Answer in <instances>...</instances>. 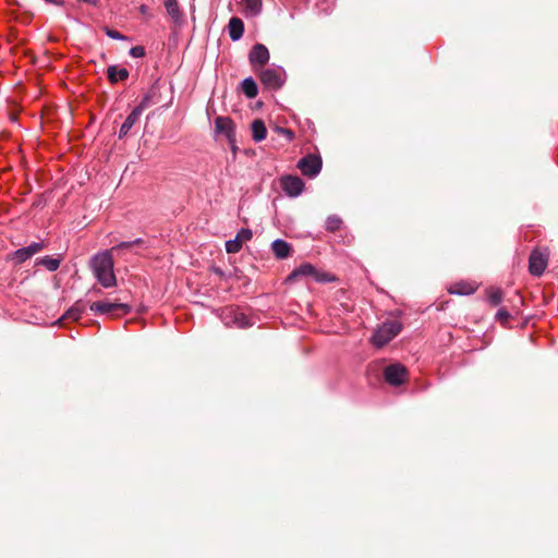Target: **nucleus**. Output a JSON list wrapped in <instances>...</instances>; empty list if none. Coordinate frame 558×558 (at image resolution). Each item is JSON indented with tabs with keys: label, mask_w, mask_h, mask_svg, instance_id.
I'll list each match as a JSON object with an SVG mask.
<instances>
[{
	"label": "nucleus",
	"mask_w": 558,
	"mask_h": 558,
	"mask_svg": "<svg viewBox=\"0 0 558 558\" xmlns=\"http://www.w3.org/2000/svg\"><path fill=\"white\" fill-rule=\"evenodd\" d=\"M83 312L84 305L81 301H78L63 314V316L58 320V323L62 319L77 320L83 314Z\"/></svg>",
	"instance_id": "nucleus-19"
},
{
	"label": "nucleus",
	"mask_w": 558,
	"mask_h": 558,
	"mask_svg": "<svg viewBox=\"0 0 558 558\" xmlns=\"http://www.w3.org/2000/svg\"><path fill=\"white\" fill-rule=\"evenodd\" d=\"M106 35L111 38V39H116V40H125L126 37L121 34L120 32L116 31V29H111V28H106Z\"/></svg>",
	"instance_id": "nucleus-30"
},
{
	"label": "nucleus",
	"mask_w": 558,
	"mask_h": 558,
	"mask_svg": "<svg viewBox=\"0 0 558 558\" xmlns=\"http://www.w3.org/2000/svg\"><path fill=\"white\" fill-rule=\"evenodd\" d=\"M141 114L138 110H132L130 114L126 117L125 121L122 123L119 131V138H122L129 134L133 125L138 121Z\"/></svg>",
	"instance_id": "nucleus-17"
},
{
	"label": "nucleus",
	"mask_w": 558,
	"mask_h": 558,
	"mask_svg": "<svg viewBox=\"0 0 558 558\" xmlns=\"http://www.w3.org/2000/svg\"><path fill=\"white\" fill-rule=\"evenodd\" d=\"M150 105V97L146 95L141 102L134 108V110H138V113L142 116L143 111L148 108Z\"/></svg>",
	"instance_id": "nucleus-32"
},
{
	"label": "nucleus",
	"mask_w": 558,
	"mask_h": 558,
	"mask_svg": "<svg viewBox=\"0 0 558 558\" xmlns=\"http://www.w3.org/2000/svg\"><path fill=\"white\" fill-rule=\"evenodd\" d=\"M107 76L111 83H118L120 81H125L129 77V71L125 68L110 65L107 69Z\"/></svg>",
	"instance_id": "nucleus-16"
},
{
	"label": "nucleus",
	"mask_w": 558,
	"mask_h": 558,
	"mask_svg": "<svg viewBox=\"0 0 558 558\" xmlns=\"http://www.w3.org/2000/svg\"><path fill=\"white\" fill-rule=\"evenodd\" d=\"M244 8L247 14L256 16L262 11V0H243Z\"/></svg>",
	"instance_id": "nucleus-23"
},
{
	"label": "nucleus",
	"mask_w": 558,
	"mask_h": 558,
	"mask_svg": "<svg viewBox=\"0 0 558 558\" xmlns=\"http://www.w3.org/2000/svg\"><path fill=\"white\" fill-rule=\"evenodd\" d=\"M341 218L336 215L329 216L326 220V229L331 232L337 231L341 227Z\"/></svg>",
	"instance_id": "nucleus-24"
},
{
	"label": "nucleus",
	"mask_w": 558,
	"mask_h": 558,
	"mask_svg": "<svg viewBox=\"0 0 558 558\" xmlns=\"http://www.w3.org/2000/svg\"><path fill=\"white\" fill-rule=\"evenodd\" d=\"M252 137L255 142H262L267 136V129L264 121L256 119L252 122Z\"/></svg>",
	"instance_id": "nucleus-18"
},
{
	"label": "nucleus",
	"mask_w": 558,
	"mask_h": 558,
	"mask_svg": "<svg viewBox=\"0 0 558 558\" xmlns=\"http://www.w3.org/2000/svg\"><path fill=\"white\" fill-rule=\"evenodd\" d=\"M223 312L226 313V317L223 318V322L227 326L232 325V326H236L239 328H245L250 325L247 317L243 313L238 312L232 308H227Z\"/></svg>",
	"instance_id": "nucleus-10"
},
{
	"label": "nucleus",
	"mask_w": 558,
	"mask_h": 558,
	"mask_svg": "<svg viewBox=\"0 0 558 558\" xmlns=\"http://www.w3.org/2000/svg\"><path fill=\"white\" fill-rule=\"evenodd\" d=\"M140 11H141V13H142V14H147V12H148V7H147V5H145V4H142V5L140 7Z\"/></svg>",
	"instance_id": "nucleus-36"
},
{
	"label": "nucleus",
	"mask_w": 558,
	"mask_h": 558,
	"mask_svg": "<svg viewBox=\"0 0 558 558\" xmlns=\"http://www.w3.org/2000/svg\"><path fill=\"white\" fill-rule=\"evenodd\" d=\"M142 243H143L142 239H136L134 241L121 242L117 246L112 247L111 251L126 250V248H131L133 246L140 245Z\"/></svg>",
	"instance_id": "nucleus-27"
},
{
	"label": "nucleus",
	"mask_w": 558,
	"mask_h": 558,
	"mask_svg": "<svg viewBox=\"0 0 558 558\" xmlns=\"http://www.w3.org/2000/svg\"><path fill=\"white\" fill-rule=\"evenodd\" d=\"M548 247L535 248L529 258V271L532 276L539 277L544 274L549 260Z\"/></svg>",
	"instance_id": "nucleus-4"
},
{
	"label": "nucleus",
	"mask_w": 558,
	"mask_h": 558,
	"mask_svg": "<svg viewBox=\"0 0 558 558\" xmlns=\"http://www.w3.org/2000/svg\"><path fill=\"white\" fill-rule=\"evenodd\" d=\"M248 59L254 69L264 66L269 61V51L263 44H255L248 54Z\"/></svg>",
	"instance_id": "nucleus-9"
},
{
	"label": "nucleus",
	"mask_w": 558,
	"mask_h": 558,
	"mask_svg": "<svg viewBox=\"0 0 558 558\" xmlns=\"http://www.w3.org/2000/svg\"><path fill=\"white\" fill-rule=\"evenodd\" d=\"M276 130H277V132H278L279 134L284 135V136L287 137V140H288V141H292V140H293V137H294V133H293L291 130H289V129H284V128H277Z\"/></svg>",
	"instance_id": "nucleus-33"
},
{
	"label": "nucleus",
	"mask_w": 558,
	"mask_h": 558,
	"mask_svg": "<svg viewBox=\"0 0 558 558\" xmlns=\"http://www.w3.org/2000/svg\"><path fill=\"white\" fill-rule=\"evenodd\" d=\"M322 159L316 155H306L298 161V168L308 178L317 177L322 170Z\"/></svg>",
	"instance_id": "nucleus-5"
},
{
	"label": "nucleus",
	"mask_w": 558,
	"mask_h": 558,
	"mask_svg": "<svg viewBox=\"0 0 558 558\" xmlns=\"http://www.w3.org/2000/svg\"><path fill=\"white\" fill-rule=\"evenodd\" d=\"M259 80L266 88L277 90L286 82V71L281 66L271 65L260 71Z\"/></svg>",
	"instance_id": "nucleus-3"
},
{
	"label": "nucleus",
	"mask_w": 558,
	"mask_h": 558,
	"mask_svg": "<svg viewBox=\"0 0 558 558\" xmlns=\"http://www.w3.org/2000/svg\"><path fill=\"white\" fill-rule=\"evenodd\" d=\"M242 90L247 98H254L258 94V88L255 81L252 77H246L242 81Z\"/></svg>",
	"instance_id": "nucleus-20"
},
{
	"label": "nucleus",
	"mask_w": 558,
	"mask_h": 558,
	"mask_svg": "<svg viewBox=\"0 0 558 558\" xmlns=\"http://www.w3.org/2000/svg\"><path fill=\"white\" fill-rule=\"evenodd\" d=\"M271 248L275 256L279 259L287 258L291 254V245L281 239L275 240L271 243Z\"/></svg>",
	"instance_id": "nucleus-15"
},
{
	"label": "nucleus",
	"mask_w": 558,
	"mask_h": 558,
	"mask_svg": "<svg viewBox=\"0 0 558 558\" xmlns=\"http://www.w3.org/2000/svg\"><path fill=\"white\" fill-rule=\"evenodd\" d=\"M228 35L232 41H238L243 37L244 23L240 17L233 16L229 20L227 26Z\"/></svg>",
	"instance_id": "nucleus-12"
},
{
	"label": "nucleus",
	"mask_w": 558,
	"mask_h": 558,
	"mask_svg": "<svg viewBox=\"0 0 558 558\" xmlns=\"http://www.w3.org/2000/svg\"><path fill=\"white\" fill-rule=\"evenodd\" d=\"M133 58H143L145 56V48L143 46H134L129 51Z\"/></svg>",
	"instance_id": "nucleus-31"
},
{
	"label": "nucleus",
	"mask_w": 558,
	"mask_h": 558,
	"mask_svg": "<svg viewBox=\"0 0 558 558\" xmlns=\"http://www.w3.org/2000/svg\"><path fill=\"white\" fill-rule=\"evenodd\" d=\"M60 263H61L60 258H56V257H51V256H44L37 260L38 265H43L49 271L57 270L60 266Z\"/></svg>",
	"instance_id": "nucleus-22"
},
{
	"label": "nucleus",
	"mask_w": 558,
	"mask_h": 558,
	"mask_svg": "<svg viewBox=\"0 0 558 558\" xmlns=\"http://www.w3.org/2000/svg\"><path fill=\"white\" fill-rule=\"evenodd\" d=\"M45 1L48 2V3L56 4V5H62L63 4L62 0H45Z\"/></svg>",
	"instance_id": "nucleus-35"
},
{
	"label": "nucleus",
	"mask_w": 558,
	"mask_h": 558,
	"mask_svg": "<svg viewBox=\"0 0 558 558\" xmlns=\"http://www.w3.org/2000/svg\"><path fill=\"white\" fill-rule=\"evenodd\" d=\"M233 240L235 241L236 244L240 245V248H242L244 243L241 240H239V238L236 235H235V238Z\"/></svg>",
	"instance_id": "nucleus-37"
},
{
	"label": "nucleus",
	"mask_w": 558,
	"mask_h": 558,
	"mask_svg": "<svg viewBox=\"0 0 558 558\" xmlns=\"http://www.w3.org/2000/svg\"><path fill=\"white\" fill-rule=\"evenodd\" d=\"M301 276H312L315 277L317 281H330V279L325 276L319 277L315 267L311 264H302L299 268L292 271L289 278L292 279Z\"/></svg>",
	"instance_id": "nucleus-13"
},
{
	"label": "nucleus",
	"mask_w": 558,
	"mask_h": 558,
	"mask_svg": "<svg viewBox=\"0 0 558 558\" xmlns=\"http://www.w3.org/2000/svg\"><path fill=\"white\" fill-rule=\"evenodd\" d=\"M165 8L167 13L172 17L174 22L180 21L181 12L177 0H165Z\"/></svg>",
	"instance_id": "nucleus-21"
},
{
	"label": "nucleus",
	"mask_w": 558,
	"mask_h": 558,
	"mask_svg": "<svg viewBox=\"0 0 558 558\" xmlns=\"http://www.w3.org/2000/svg\"><path fill=\"white\" fill-rule=\"evenodd\" d=\"M43 250V244L34 242L26 247H22L15 251L14 255L17 262L23 263L31 258L36 253Z\"/></svg>",
	"instance_id": "nucleus-14"
},
{
	"label": "nucleus",
	"mask_w": 558,
	"mask_h": 558,
	"mask_svg": "<svg viewBox=\"0 0 558 558\" xmlns=\"http://www.w3.org/2000/svg\"><path fill=\"white\" fill-rule=\"evenodd\" d=\"M215 129L217 133L226 135L229 141L234 137V123L228 117H217L215 120Z\"/></svg>",
	"instance_id": "nucleus-11"
},
{
	"label": "nucleus",
	"mask_w": 558,
	"mask_h": 558,
	"mask_svg": "<svg viewBox=\"0 0 558 558\" xmlns=\"http://www.w3.org/2000/svg\"><path fill=\"white\" fill-rule=\"evenodd\" d=\"M89 310L99 315H110L117 311H121L123 314L130 312V306L125 303L98 301L90 304Z\"/></svg>",
	"instance_id": "nucleus-6"
},
{
	"label": "nucleus",
	"mask_w": 558,
	"mask_h": 558,
	"mask_svg": "<svg viewBox=\"0 0 558 558\" xmlns=\"http://www.w3.org/2000/svg\"><path fill=\"white\" fill-rule=\"evenodd\" d=\"M402 329V325L398 320H387L383 323L374 331L372 336V343L376 348H383L391 341Z\"/></svg>",
	"instance_id": "nucleus-2"
},
{
	"label": "nucleus",
	"mask_w": 558,
	"mask_h": 558,
	"mask_svg": "<svg viewBox=\"0 0 558 558\" xmlns=\"http://www.w3.org/2000/svg\"><path fill=\"white\" fill-rule=\"evenodd\" d=\"M89 266L94 277L101 287L108 289L117 286L111 251L107 250L94 255L90 259Z\"/></svg>",
	"instance_id": "nucleus-1"
},
{
	"label": "nucleus",
	"mask_w": 558,
	"mask_h": 558,
	"mask_svg": "<svg viewBox=\"0 0 558 558\" xmlns=\"http://www.w3.org/2000/svg\"><path fill=\"white\" fill-rule=\"evenodd\" d=\"M384 376L390 385L399 386L405 380L407 369L401 364H391L385 368Z\"/></svg>",
	"instance_id": "nucleus-8"
},
{
	"label": "nucleus",
	"mask_w": 558,
	"mask_h": 558,
	"mask_svg": "<svg viewBox=\"0 0 558 558\" xmlns=\"http://www.w3.org/2000/svg\"><path fill=\"white\" fill-rule=\"evenodd\" d=\"M504 295L500 289H492L488 293V300L492 305H499L502 302Z\"/></svg>",
	"instance_id": "nucleus-26"
},
{
	"label": "nucleus",
	"mask_w": 558,
	"mask_h": 558,
	"mask_svg": "<svg viewBox=\"0 0 558 558\" xmlns=\"http://www.w3.org/2000/svg\"><path fill=\"white\" fill-rule=\"evenodd\" d=\"M226 251L229 254H235V253H239L241 251V248H240V245L236 244L235 241L232 239V240H228L226 242Z\"/></svg>",
	"instance_id": "nucleus-29"
},
{
	"label": "nucleus",
	"mask_w": 558,
	"mask_h": 558,
	"mask_svg": "<svg viewBox=\"0 0 558 558\" xmlns=\"http://www.w3.org/2000/svg\"><path fill=\"white\" fill-rule=\"evenodd\" d=\"M283 192L291 197L299 196L304 189V182L296 175H286L280 180Z\"/></svg>",
	"instance_id": "nucleus-7"
},
{
	"label": "nucleus",
	"mask_w": 558,
	"mask_h": 558,
	"mask_svg": "<svg viewBox=\"0 0 558 558\" xmlns=\"http://www.w3.org/2000/svg\"><path fill=\"white\" fill-rule=\"evenodd\" d=\"M496 317L501 322H506L510 317V314L506 308H500L498 310Z\"/></svg>",
	"instance_id": "nucleus-34"
},
{
	"label": "nucleus",
	"mask_w": 558,
	"mask_h": 558,
	"mask_svg": "<svg viewBox=\"0 0 558 558\" xmlns=\"http://www.w3.org/2000/svg\"><path fill=\"white\" fill-rule=\"evenodd\" d=\"M452 294L466 295L474 292V288L470 284H457L454 288L449 290Z\"/></svg>",
	"instance_id": "nucleus-25"
},
{
	"label": "nucleus",
	"mask_w": 558,
	"mask_h": 558,
	"mask_svg": "<svg viewBox=\"0 0 558 558\" xmlns=\"http://www.w3.org/2000/svg\"><path fill=\"white\" fill-rule=\"evenodd\" d=\"M236 236L239 238V240H241L243 243H246L248 242L252 236H253V232L251 229H247V228H242L241 230H239V232L236 233Z\"/></svg>",
	"instance_id": "nucleus-28"
}]
</instances>
